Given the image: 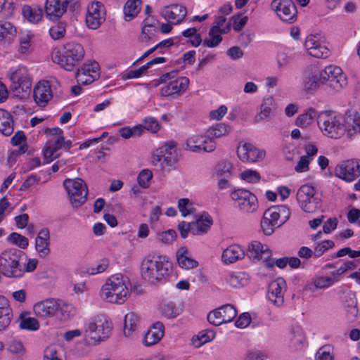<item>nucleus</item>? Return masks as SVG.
Listing matches in <instances>:
<instances>
[{"instance_id":"26","label":"nucleus","mask_w":360,"mask_h":360,"mask_svg":"<svg viewBox=\"0 0 360 360\" xmlns=\"http://www.w3.org/2000/svg\"><path fill=\"white\" fill-rule=\"evenodd\" d=\"M70 0H46L45 13L51 20L59 19L66 11Z\"/></svg>"},{"instance_id":"33","label":"nucleus","mask_w":360,"mask_h":360,"mask_svg":"<svg viewBox=\"0 0 360 360\" xmlns=\"http://www.w3.org/2000/svg\"><path fill=\"white\" fill-rule=\"evenodd\" d=\"M245 255V251L240 245H231L223 251L221 260L225 264H232L242 259Z\"/></svg>"},{"instance_id":"20","label":"nucleus","mask_w":360,"mask_h":360,"mask_svg":"<svg viewBox=\"0 0 360 360\" xmlns=\"http://www.w3.org/2000/svg\"><path fill=\"white\" fill-rule=\"evenodd\" d=\"M304 47L308 54L314 58H326L330 54L325 41L321 39L319 35L310 34L307 36L304 42Z\"/></svg>"},{"instance_id":"54","label":"nucleus","mask_w":360,"mask_h":360,"mask_svg":"<svg viewBox=\"0 0 360 360\" xmlns=\"http://www.w3.org/2000/svg\"><path fill=\"white\" fill-rule=\"evenodd\" d=\"M214 337L215 333L213 330L202 331L197 335L196 339H193V344L196 347H199L213 340Z\"/></svg>"},{"instance_id":"32","label":"nucleus","mask_w":360,"mask_h":360,"mask_svg":"<svg viewBox=\"0 0 360 360\" xmlns=\"http://www.w3.org/2000/svg\"><path fill=\"white\" fill-rule=\"evenodd\" d=\"M13 319V311L8 300L0 295V332L6 330Z\"/></svg>"},{"instance_id":"43","label":"nucleus","mask_w":360,"mask_h":360,"mask_svg":"<svg viewBox=\"0 0 360 360\" xmlns=\"http://www.w3.org/2000/svg\"><path fill=\"white\" fill-rule=\"evenodd\" d=\"M231 132V128L229 125L224 123H219L209 128L207 131L210 139L214 141L216 139H219L226 136Z\"/></svg>"},{"instance_id":"63","label":"nucleus","mask_w":360,"mask_h":360,"mask_svg":"<svg viewBox=\"0 0 360 360\" xmlns=\"http://www.w3.org/2000/svg\"><path fill=\"white\" fill-rule=\"evenodd\" d=\"M147 24L142 27V34L141 39L143 41H148L151 40L155 35V33L158 32L157 26Z\"/></svg>"},{"instance_id":"2","label":"nucleus","mask_w":360,"mask_h":360,"mask_svg":"<svg viewBox=\"0 0 360 360\" xmlns=\"http://www.w3.org/2000/svg\"><path fill=\"white\" fill-rule=\"evenodd\" d=\"M172 265L165 256H153L144 259L141 263V274L144 280L155 283L165 279Z\"/></svg>"},{"instance_id":"21","label":"nucleus","mask_w":360,"mask_h":360,"mask_svg":"<svg viewBox=\"0 0 360 360\" xmlns=\"http://www.w3.org/2000/svg\"><path fill=\"white\" fill-rule=\"evenodd\" d=\"M236 315L237 311L235 307L227 304L210 312L207 320L211 324L217 326L232 321Z\"/></svg>"},{"instance_id":"6","label":"nucleus","mask_w":360,"mask_h":360,"mask_svg":"<svg viewBox=\"0 0 360 360\" xmlns=\"http://www.w3.org/2000/svg\"><path fill=\"white\" fill-rule=\"evenodd\" d=\"M317 122L324 134L333 139L340 137L347 130L345 118L333 111L321 112L318 115Z\"/></svg>"},{"instance_id":"37","label":"nucleus","mask_w":360,"mask_h":360,"mask_svg":"<svg viewBox=\"0 0 360 360\" xmlns=\"http://www.w3.org/2000/svg\"><path fill=\"white\" fill-rule=\"evenodd\" d=\"M176 259L181 268L190 269L197 267L198 262L188 256V251L185 247H181L176 252Z\"/></svg>"},{"instance_id":"61","label":"nucleus","mask_w":360,"mask_h":360,"mask_svg":"<svg viewBox=\"0 0 360 360\" xmlns=\"http://www.w3.org/2000/svg\"><path fill=\"white\" fill-rule=\"evenodd\" d=\"M332 352L333 348L329 345L321 347L316 353V360H333L334 356Z\"/></svg>"},{"instance_id":"35","label":"nucleus","mask_w":360,"mask_h":360,"mask_svg":"<svg viewBox=\"0 0 360 360\" xmlns=\"http://www.w3.org/2000/svg\"><path fill=\"white\" fill-rule=\"evenodd\" d=\"M212 219L209 214H202L195 221L193 222L192 234H205L210 229L212 225Z\"/></svg>"},{"instance_id":"28","label":"nucleus","mask_w":360,"mask_h":360,"mask_svg":"<svg viewBox=\"0 0 360 360\" xmlns=\"http://www.w3.org/2000/svg\"><path fill=\"white\" fill-rule=\"evenodd\" d=\"M57 300L46 299L34 305L33 310L35 315L40 318L55 316L56 311Z\"/></svg>"},{"instance_id":"10","label":"nucleus","mask_w":360,"mask_h":360,"mask_svg":"<svg viewBox=\"0 0 360 360\" xmlns=\"http://www.w3.org/2000/svg\"><path fill=\"white\" fill-rule=\"evenodd\" d=\"M63 186L74 207H78L86 202L88 188L83 179L80 178L67 179L64 181Z\"/></svg>"},{"instance_id":"59","label":"nucleus","mask_w":360,"mask_h":360,"mask_svg":"<svg viewBox=\"0 0 360 360\" xmlns=\"http://www.w3.org/2000/svg\"><path fill=\"white\" fill-rule=\"evenodd\" d=\"M240 177L243 180L248 183L256 184L261 179V176L255 170L246 169L240 174Z\"/></svg>"},{"instance_id":"48","label":"nucleus","mask_w":360,"mask_h":360,"mask_svg":"<svg viewBox=\"0 0 360 360\" xmlns=\"http://www.w3.org/2000/svg\"><path fill=\"white\" fill-rule=\"evenodd\" d=\"M7 241L21 249H26L29 245L28 239L25 236L15 232L11 233L8 236Z\"/></svg>"},{"instance_id":"45","label":"nucleus","mask_w":360,"mask_h":360,"mask_svg":"<svg viewBox=\"0 0 360 360\" xmlns=\"http://www.w3.org/2000/svg\"><path fill=\"white\" fill-rule=\"evenodd\" d=\"M227 283L233 288H240L248 284V275L243 272H231L226 277Z\"/></svg>"},{"instance_id":"7","label":"nucleus","mask_w":360,"mask_h":360,"mask_svg":"<svg viewBox=\"0 0 360 360\" xmlns=\"http://www.w3.org/2000/svg\"><path fill=\"white\" fill-rule=\"evenodd\" d=\"M11 82L10 89L13 96L20 100L27 98L31 91L32 79L28 70L19 66L8 73Z\"/></svg>"},{"instance_id":"8","label":"nucleus","mask_w":360,"mask_h":360,"mask_svg":"<svg viewBox=\"0 0 360 360\" xmlns=\"http://www.w3.org/2000/svg\"><path fill=\"white\" fill-rule=\"evenodd\" d=\"M177 72L172 71L160 77V83H165L160 89L163 96L176 97L184 94L188 87L189 79L186 77H177Z\"/></svg>"},{"instance_id":"34","label":"nucleus","mask_w":360,"mask_h":360,"mask_svg":"<svg viewBox=\"0 0 360 360\" xmlns=\"http://www.w3.org/2000/svg\"><path fill=\"white\" fill-rule=\"evenodd\" d=\"M124 335L131 337L138 330L140 325V318L134 311L128 312L124 316Z\"/></svg>"},{"instance_id":"64","label":"nucleus","mask_w":360,"mask_h":360,"mask_svg":"<svg viewBox=\"0 0 360 360\" xmlns=\"http://www.w3.org/2000/svg\"><path fill=\"white\" fill-rule=\"evenodd\" d=\"M348 124L347 129L349 131L350 135L352 134V130L354 134L360 132V116L356 115L354 118L348 117L345 119V124Z\"/></svg>"},{"instance_id":"38","label":"nucleus","mask_w":360,"mask_h":360,"mask_svg":"<svg viewBox=\"0 0 360 360\" xmlns=\"http://www.w3.org/2000/svg\"><path fill=\"white\" fill-rule=\"evenodd\" d=\"M22 15L32 23H38L43 18V11L38 6L25 5L22 8Z\"/></svg>"},{"instance_id":"13","label":"nucleus","mask_w":360,"mask_h":360,"mask_svg":"<svg viewBox=\"0 0 360 360\" xmlns=\"http://www.w3.org/2000/svg\"><path fill=\"white\" fill-rule=\"evenodd\" d=\"M271 8L284 22L293 23L297 19V8L292 0H273Z\"/></svg>"},{"instance_id":"17","label":"nucleus","mask_w":360,"mask_h":360,"mask_svg":"<svg viewBox=\"0 0 360 360\" xmlns=\"http://www.w3.org/2000/svg\"><path fill=\"white\" fill-rule=\"evenodd\" d=\"M248 258L252 261H263L267 267L274 265V260L271 258V252L269 247L259 241H252L248 245L246 253Z\"/></svg>"},{"instance_id":"15","label":"nucleus","mask_w":360,"mask_h":360,"mask_svg":"<svg viewBox=\"0 0 360 360\" xmlns=\"http://www.w3.org/2000/svg\"><path fill=\"white\" fill-rule=\"evenodd\" d=\"M186 149L193 153H211L217 147L214 141L210 139L208 134H196L190 136L186 139Z\"/></svg>"},{"instance_id":"53","label":"nucleus","mask_w":360,"mask_h":360,"mask_svg":"<svg viewBox=\"0 0 360 360\" xmlns=\"http://www.w3.org/2000/svg\"><path fill=\"white\" fill-rule=\"evenodd\" d=\"M161 312L167 319H174L179 314V309L172 302L163 303L161 307Z\"/></svg>"},{"instance_id":"36","label":"nucleus","mask_w":360,"mask_h":360,"mask_svg":"<svg viewBox=\"0 0 360 360\" xmlns=\"http://www.w3.org/2000/svg\"><path fill=\"white\" fill-rule=\"evenodd\" d=\"M75 308L70 304L65 303L61 300H57L56 315L61 321H67L75 316Z\"/></svg>"},{"instance_id":"5","label":"nucleus","mask_w":360,"mask_h":360,"mask_svg":"<svg viewBox=\"0 0 360 360\" xmlns=\"http://www.w3.org/2000/svg\"><path fill=\"white\" fill-rule=\"evenodd\" d=\"M24 252L17 248H8L0 253V272L8 278H20L25 274L21 260Z\"/></svg>"},{"instance_id":"39","label":"nucleus","mask_w":360,"mask_h":360,"mask_svg":"<svg viewBox=\"0 0 360 360\" xmlns=\"http://www.w3.org/2000/svg\"><path fill=\"white\" fill-rule=\"evenodd\" d=\"M6 349L9 353L18 356H24L27 352L23 341L18 338L8 340L6 343Z\"/></svg>"},{"instance_id":"52","label":"nucleus","mask_w":360,"mask_h":360,"mask_svg":"<svg viewBox=\"0 0 360 360\" xmlns=\"http://www.w3.org/2000/svg\"><path fill=\"white\" fill-rule=\"evenodd\" d=\"M20 328L27 330H37L39 328L38 321L32 317L20 316Z\"/></svg>"},{"instance_id":"12","label":"nucleus","mask_w":360,"mask_h":360,"mask_svg":"<svg viewBox=\"0 0 360 360\" xmlns=\"http://www.w3.org/2000/svg\"><path fill=\"white\" fill-rule=\"evenodd\" d=\"M322 77H324V84L335 91L341 90L347 85V79L342 69L336 65L326 66L321 70Z\"/></svg>"},{"instance_id":"11","label":"nucleus","mask_w":360,"mask_h":360,"mask_svg":"<svg viewBox=\"0 0 360 360\" xmlns=\"http://www.w3.org/2000/svg\"><path fill=\"white\" fill-rule=\"evenodd\" d=\"M231 198L235 207L243 213H253L258 209L257 198L246 189H236L231 192Z\"/></svg>"},{"instance_id":"49","label":"nucleus","mask_w":360,"mask_h":360,"mask_svg":"<svg viewBox=\"0 0 360 360\" xmlns=\"http://www.w3.org/2000/svg\"><path fill=\"white\" fill-rule=\"evenodd\" d=\"M315 116V110L310 109L306 113L299 115L296 119L295 124L302 128L307 127L312 122Z\"/></svg>"},{"instance_id":"46","label":"nucleus","mask_w":360,"mask_h":360,"mask_svg":"<svg viewBox=\"0 0 360 360\" xmlns=\"http://www.w3.org/2000/svg\"><path fill=\"white\" fill-rule=\"evenodd\" d=\"M15 32V27L10 22L0 21V40L4 39L10 40Z\"/></svg>"},{"instance_id":"50","label":"nucleus","mask_w":360,"mask_h":360,"mask_svg":"<svg viewBox=\"0 0 360 360\" xmlns=\"http://www.w3.org/2000/svg\"><path fill=\"white\" fill-rule=\"evenodd\" d=\"M58 150V149L53 144V141L49 140L43 150L44 158L46 163L52 162L59 156V155L56 153Z\"/></svg>"},{"instance_id":"24","label":"nucleus","mask_w":360,"mask_h":360,"mask_svg":"<svg viewBox=\"0 0 360 360\" xmlns=\"http://www.w3.org/2000/svg\"><path fill=\"white\" fill-rule=\"evenodd\" d=\"M286 283L283 278H278L271 281L269 285L268 298L276 306L280 307L284 302V292Z\"/></svg>"},{"instance_id":"22","label":"nucleus","mask_w":360,"mask_h":360,"mask_svg":"<svg viewBox=\"0 0 360 360\" xmlns=\"http://www.w3.org/2000/svg\"><path fill=\"white\" fill-rule=\"evenodd\" d=\"M99 75V65L94 61L83 64L77 71L75 77L79 84H89L98 78Z\"/></svg>"},{"instance_id":"44","label":"nucleus","mask_w":360,"mask_h":360,"mask_svg":"<svg viewBox=\"0 0 360 360\" xmlns=\"http://www.w3.org/2000/svg\"><path fill=\"white\" fill-rule=\"evenodd\" d=\"M224 30H218L217 26H212L209 32V37L202 43L203 46L212 48L218 46L222 40L221 34L225 33Z\"/></svg>"},{"instance_id":"3","label":"nucleus","mask_w":360,"mask_h":360,"mask_svg":"<svg viewBox=\"0 0 360 360\" xmlns=\"http://www.w3.org/2000/svg\"><path fill=\"white\" fill-rule=\"evenodd\" d=\"M84 49L82 44L70 41L61 49L55 50L52 53V60L55 63L68 71H72L84 58Z\"/></svg>"},{"instance_id":"60","label":"nucleus","mask_w":360,"mask_h":360,"mask_svg":"<svg viewBox=\"0 0 360 360\" xmlns=\"http://www.w3.org/2000/svg\"><path fill=\"white\" fill-rule=\"evenodd\" d=\"M32 38V36L28 33H24L21 34L19 39V51L21 53H27L30 51Z\"/></svg>"},{"instance_id":"41","label":"nucleus","mask_w":360,"mask_h":360,"mask_svg":"<svg viewBox=\"0 0 360 360\" xmlns=\"http://www.w3.org/2000/svg\"><path fill=\"white\" fill-rule=\"evenodd\" d=\"M13 130V120L10 113L0 109V131L5 136H10Z\"/></svg>"},{"instance_id":"1","label":"nucleus","mask_w":360,"mask_h":360,"mask_svg":"<svg viewBox=\"0 0 360 360\" xmlns=\"http://www.w3.org/2000/svg\"><path fill=\"white\" fill-rule=\"evenodd\" d=\"M130 282L127 277L120 274L108 277L103 285L100 295L110 303L122 304L130 295Z\"/></svg>"},{"instance_id":"30","label":"nucleus","mask_w":360,"mask_h":360,"mask_svg":"<svg viewBox=\"0 0 360 360\" xmlns=\"http://www.w3.org/2000/svg\"><path fill=\"white\" fill-rule=\"evenodd\" d=\"M50 232L48 229H42L35 239V249L39 257H46L50 253Z\"/></svg>"},{"instance_id":"47","label":"nucleus","mask_w":360,"mask_h":360,"mask_svg":"<svg viewBox=\"0 0 360 360\" xmlns=\"http://www.w3.org/2000/svg\"><path fill=\"white\" fill-rule=\"evenodd\" d=\"M334 277L317 276L313 279L311 286L315 289H326L334 284Z\"/></svg>"},{"instance_id":"25","label":"nucleus","mask_w":360,"mask_h":360,"mask_svg":"<svg viewBox=\"0 0 360 360\" xmlns=\"http://www.w3.org/2000/svg\"><path fill=\"white\" fill-rule=\"evenodd\" d=\"M161 16L174 24L181 23L187 15L186 8L181 4H172L163 7L160 11Z\"/></svg>"},{"instance_id":"14","label":"nucleus","mask_w":360,"mask_h":360,"mask_svg":"<svg viewBox=\"0 0 360 360\" xmlns=\"http://www.w3.org/2000/svg\"><path fill=\"white\" fill-rule=\"evenodd\" d=\"M177 154L172 148L158 149L151 157V164L162 171H170L177 162Z\"/></svg>"},{"instance_id":"42","label":"nucleus","mask_w":360,"mask_h":360,"mask_svg":"<svg viewBox=\"0 0 360 360\" xmlns=\"http://www.w3.org/2000/svg\"><path fill=\"white\" fill-rule=\"evenodd\" d=\"M274 105V98L272 96L265 97L260 105V110L256 120L257 122L268 119Z\"/></svg>"},{"instance_id":"19","label":"nucleus","mask_w":360,"mask_h":360,"mask_svg":"<svg viewBox=\"0 0 360 360\" xmlns=\"http://www.w3.org/2000/svg\"><path fill=\"white\" fill-rule=\"evenodd\" d=\"M105 6L99 1L91 2L87 8L86 26L91 30L98 29L105 20Z\"/></svg>"},{"instance_id":"29","label":"nucleus","mask_w":360,"mask_h":360,"mask_svg":"<svg viewBox=\"0 0 360 360\" xmlns=\"http://www.w3.org/2000/svg\"><path fill=\"white\" fill-rule=\"evenodd\" d=\"M33 97L37 105L44 106L52 98L49 82L48 81L39 82L34 89Z\"/></svg>"},{"instance_id":"31","label":"nucleus","mask_w":360,"mask_h":360,"mask_svg":"<svg viewBox=\"0 0 360 360\" xmlns=\"http://www.w3.org/2000/svg\"><path fill=\"white\" fill-rule=\"evenodd\" d=\"M165 333L164 325L161 322L155 323L146 333L143 343L149 347L157 344L163 337Z\"/></svg>"},{"instance_id":"23","label":"nucleus","mask_w":360,"mask_h":360,"mask_svg":"<svg viewBox=\"0 0 360 360\" xmlns=\"http://www.w3.org/2000/svg\"><path fill=\"white\" fill-rule=\"evenodd\" d=\"M237 155L243 162H255L265 157V151L257 148L250 143H245L238 147Z\"/></svg>"},{"instance_id":"55","label":"nucleus","mask_w":360,"mask_h":360,"mask_svg":"<svg viewBox=\"0 0 360 360\" xmlns=\"http://www.w3.org/2000/svg\"><path fill=\"white\" fill-rule=\"evenodd\" d=\"M143 133L142 125H136L132 128L123 127L119 130L120 135L124 139L139 136Z\"/></svg>"},{"instance_id":"58","label":"nucleus","mask_w":360,"mask_h":360,"mask_svg":"<svg viewBox=\"0 0 360 360\" xmlns=\"http://www.w3.org/2000/svg\"><path fill=\"white\" fill-rule=\"evenodd\" d=\"M178 207L183 217H186L193 212V205L188 198H181L178 201Z\"/></svg>"},{"instance_id":"51","label":"nucleus","mask_w":360,"mask_h":360,"mask_svg":"<svg viewBox=\"0 0 360 360\" xmlns=\"http://www.w3.org/2000/svg\"><path fill=\"white\" fill-rule=\"evenodd\" d=\"M290 340L295 347H297L303 343L304 341V335L300 327L296 326L292 329Z\"/></svg>"},{"instance_id":"18","label":"nucleus","mask_w":360,"mask_h":360,"mask_svg":"<svg viewBox=\"0 0 360 360\" xmlns=\"http://www.w3.org/2000/svg\"><path fill=\"white\" fill-rule=\"evenodd\" d=\"M335 174L345 181H353L360 176V160H348L340 162L335 168Z\"/></svg>"},{"instance_id":"62","label":"nucleus","mask_w":360,"mask_h":360,"mask_svg":"<svg viewBox=\"0 0 360 360\" xmlns=\"http://www.w3.org/2000/svg\"><path fill=\"white\" fill-rule=\"evenodd\" d=\"M335 243L330 240H323L321 243H318L314 248V256L316 257H321L326 251L333 248Z\"/></svg>"},{"instance_id":"9","label":"nucleus","mask_w":360,"mask_h":360,"mask_svg":"<svg viewBox=\"0 0 360 360\" xmlns=\"http://www.w3.org/2000/svg\"><path fill=\"white\" fill-rule=\"evenodd\" d=\"M296 200L304 212L314 213L321 206V200L316 188L309 184H304L297 189Z\"/></svg>"},{"instance_id":"16","label":"nucleus","mask_w":360,"mask_h":360,"mask_svg":"<svg viewBox=\"0 0 360 360\" xmlns=\"http://www.w3.org/2000/svg\"><path fill=\"white\" fill-rule=\"evenodd\" d=\"M324 77L316 66L310 65L303 73L302 87L307 94L314 93L321 84H324Z\"/></svg>"},{"instance_id":"40","label":"nucleus","mask_w":360,"mask_h":360,"mask_svg":"<svg viewBox=\"0 0 360 360\" xmlns=\"http://www.w3.org/2000/svg\"><path fill=\"white\" fill-rule=\"evenodd\" d=\"M141 0H128L123 8L124 17L126 21L134 19L141 11Z\"/></svg>"},{"instance_id":"4","label":"nucleus","mask_w":360,"mask_h":360,"mask_svg":"<svg viewBox=\"0 0 360 360\" xmlns=\"http://www.w3.org/2000/svg\"><path fill=\"white\" fill-rule=\"evenodd\" d=\"M112 323L104 314L92 316L84 323L83 333L86 339L94 342L105 340L111 335Z\"/></svg>"},{"instance_id":"57","label":"nucleus","mask_w":360,"mask_h":360,"mask_svg":"<svg viewBox=\"0 0 360 360\" xmlns=\"http://www.w3.org/2000/svg\"><path fill=\"white\" fill-rule=\"evenodd\" d=\"M109 266V261L106 258L101 259L96 265L86 269L89 275H96L104 272Z\"/></svg>"},{"instance_id":"56","label":"nucleus","mask_w":360,"mask_h":360,"mask_svg":"<svg viewBox=\"0 0 360 360\" xmlns=\"http://www.w3.org/2000/svg\"><path fill=\"white\" fill-rule=\"evenodd\" d=\"M15 4L13 1L0 0V17L9 18L13 14Z\"/></svg>"},{"instance_id":"27","label":"nucleus","mask_w":360,"mask_h":360,"mask_svg":"<svg viewBox=\"0 0 360 360\" xmlns=\"http://www.w3.org/2000/svg\"><path fill=\"white\" fill-rule=\"evenodd\" d=\"M281 225L276 210L271 207L266 210L261 221V227L265 235L272 234L275 229L280 227Z\"/></svg>"}]
</instances>
